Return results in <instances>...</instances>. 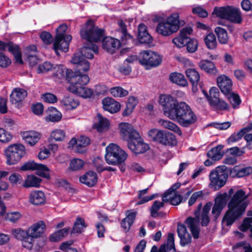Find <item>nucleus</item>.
Here are the masks:
<instances>
[{
  "mask_svg": "<svg viewBox=\"0 0 252 252\" xmlns=\"http://www.w3.org/2000/svg\"><path fill=\"white\" fill-rule=\"evenodd\" d=\"M248 195L242 190H237L228 203V210L224 214L222 220L223 226H230L240 218L245 212L248 205Z\"/></svg>",
  "mask_w": 252,
  "mask_h": 252,
  "instance_id": "f257e3e1",
  "label": "nucleus"
},
{
  "mask_svg": "<svg viewBox=\"0 0 252 252\" xmlns=\"http://www.w3.org/2000/svg\"><path fill=\"white\" fill-rule=\"evenodd\" d=\"M70 86L68 90L71 93L83 98H89L93 94L92 89L85 87L90 81V78L87 74H75L70 71L68 73Z\"/></svg>",
  "mask_w": 252,
  "mask_h": 252,
  "instance_id": "f03ea898",
  "label": "nucleus"
},
{
  "mask_svg": "<svg viewBox=\"0 0 252 252\" xmlns=\"http://www.w3.org/2000/svg\"><path fill=\"white\" fill-rule=\"evenodd\" d=\"M169 119L183 126L189 127L196 121L197 117L187 104L181 102Z\"/></svg>",
  "mask_w": 252,
  "mask_h": 252,
  "instance_id": "7ed1b4c3",
  "label": "nucleus"
},
{
  "mask_svg": "<svg viewBox=\"0 0 252 252\" xmlns=\"http://www.w3.org/2000/svg\"><path fill=\"white\" fill-rule=\"evenodd\" d=\"M127 158V155L118 145L111 143L105 148V159L109 165H122Z\"/></svg>",
  "mask_w": 252,
  "mask_h": 252,
  "instance_id": "20e7f679",
  "label": "nucleus"
},
{
  "mask_svg": "<svg viewBox=\"0 0 252 252\" xmlns=\"http://www.w3.org/2000/svg\"><path fill=\"white\" fill-rule=\"evenodd\" d=\"M180 28L179 15L172 13L165 20L159 22L157 26L156 32L164 36H170L178 31Z\"/></svg>",
  "mask_w": 252,
  "mask_h": 252,
  "instance_id": "39448f33",
  "label": "nucleus"
},
{
  "mask_svg": "<svg viewBox=\"0 0 252 252\" xmlns=\"http://www.w3.org/2000/svg\"><path fill=\"white\" fill-rule=\"evenodd\" d=\"M26 153L25 147L21 143H15L10 145L4 150L6 163L8 165L17 163Z\"/></svg>",
  "mask_w": 252,
  "mask_h": 252,
  "instance_id": "423d86ee",
  "label": "nucleus"
},
{
  "mask_svg": "<svg viewBox=\"0 0 252 252\" xmlns=\"http://www.w3.org/2000/svg\"><path fill=\"white\" fill-rule=\"evenodd\" d=\"M80 35L82 38L89 42H98L104 36V31L95 26L93 21L88 20L86 25L80 31Z\"/></svg>",
  "mask_w": 252,
  "mask_h": 252,
  "instance_id": "0eeeda50",
  "label": "nucleus"
},
{
  "mask_svg": "<svg viewBox=\"0 0 252 252\" xmlns=\"http://www.w3.org/2000/svg\"><path fill=\"white\" fill-rule=\"evenodd\" d=\"M67 29V25L63 24L61 25L56 30V36L53 47L57 55L59 54L58 50H61L64 52L68 50L72 36L69 34H65Z\"/></svg>",
  "mask_w": 252,
  "mask_h": 252,
  "instance_id": "6e6552de",
  "label": "nucleus"
},
{
  "mask_svg": "<svg viewBox=\"0 0 252 252\" xmlns=\"http://www.w3.org/2000/svg\"><path fill=\"white\" fill-rule=\"evenodd\" d=\"M226 169L225 166H218L210 173V188L216 190L225 185L228 177Z\"/></svg>",
  "mask_w": 252,
  "mask_h": 252,
  "instance_id": "1a4fd4ad",
  "label": "nucleus"
},
{
  "mask_svg": "<svg viewBox=\"0 0 252 252\" xmlns=\"http://www.w3.org/2000/svg\"><path fill=\"white\" fill-rule=\"evenodd\" d=\"M140 63L145 66L147 69L158 66L161 63V57L151 50H143L139 55Z\"/></svg>",
  "mask_w": 252,
  "mask_h": 252,
  "instance_id": "9d476101",
  "label": "nucleus"
},
{
  "mask_svg": "<svg viewBox=\"0 0 252 252\" xmlns=\"http://www.w3.org/2000/svg\"><path fill=\"white\" fill-rule=\"evenodd\" d=\"M158 102L162 108L164 115L169 118L173 114L179 103L175 97L166 94L160 95Z\"/></svg>",
  "mask_w": 252,
  "mask_h": 252,
  "instance_id": "9b49d317",
  "label": "nucleus"
},
{
  "mask_svg": "<svg viewBox=\"0 0 252 252\" xmlns=\"http://www.w3.org/2000/svg\"><path fill=\"white\" fill-rule=\"evenodd\" d=\"M121 135L124 140L128 141H136L143 142L139 132L135 130L133 126L127 123H122L119 125Z\"/></svg>",
  "mask_w": 252,
  "mask_h": 252,
  "instance_id": "f8f14e48",
  "label": "nucleus"
},
{
  "mask_svg": "<svg viewBox=\"0 0 252 252\" xmlns=\"http://www.w3.org/2000/svg\"><path fill=\"white\" fill-rule=\"evenodd\" d=\"M149 140L155 142H173L175 140V135L169 132H164L157 129H152L148 133Z\"/></svg>",
  "mask_w": 252,
  "mask_h": 252,
  "instance_id": "ddd939ff",
  "label": "nucleus"
},
{
  "mask_svg": "<svg viewBox=\"0 0 252 252\" xmlns=\"http://www.w3.org/2000/svg\"><path fill=\"white\" fill-rule=\"evenodd\" d=\"M21 169L23 171L26 170H37L38 174L41 177L45 178H50V171L48 167L45 165L39 164L35 162L34 161H29L24 164L21 167Z\"/></svg>",
  "mask_w": 252,
  "mask_h": 252,
  "instance_id": "4468645a",
  "label": "nucleus"
},
{
  "mask_svg": "<svg viewBox=\"0 0 252 252\" xmlns=\"http://www.w3.org/2000/svg\"><path fill=\"white\" fill-rule=\"evenodd\" d=\"M227 198V193L226 192L219 194L216 197L215 204L212 210V214L215 219L218 218L220 215L226 204Z\"/></svg>",
  "mask_w": 252,
  "mask_h": 252,
  "instance_id": "2eb2a0df",
  "label": "nucleus"
},
{
  "mask_svg": "<svg viewBox=\"0 0 252 252\" xmlns=\"http://www.w3.org/2000/svg\"><path fill=\"white\" fill-rule=\"evenodd\" d=\"M71 63L77 65V69L73 72H78L80 74H83L82 72H86L89 70L90 65L88 61L81 56L80 54H75L73 56Z\"/></svg>",
  "mask_w": 252,
  "mask_h": 252,
  "instance_id": "dca6fc26",
  "label": "nucleus"
},
{
  "mask_svg": "<svg viewBox=\"0 0 252 252\" xmlns=\"http://www.w3.org/2000/svg\"><path fill=\"white\" fill-rule=\"evenodd\" d=\"M53 69L54 72L52 77L55 81L57 82H60L62 80L65 78L69 83L68 76V73L70 72V71L72 72L73 74H79L78 72H73L71 69H67L62 65H56L55 67L53 68Z\"/></svg>",
  "mask_w": 252,
  "mask_h": 252,
  "instance_id": "f3484780",
  "label": "nucleus"
},
{
  "mask_svg": "<svg viewBox=\"0 0 252 252\" xmlns=\"http://www.w3.org/2000/svg\"><path fill=\"white\" fill-rule=\"evenodd\" d=\"M6 49H7L9 52L14 55L16 62L21 64L23 63V61L21 58V53L19 47L17 45L15 44L12 42L5 43L3 42L0 41V51L4 50Z\"/></svg>",
  "mask_w": 252,
  "mask_h": 252,
  "instance_id": "a211bd4d",
  "label": "nucleus"
},
{
  "mask_svg": "<svg viewBox=\"0 0 252 252\" xmlns=\"http://www.w3.org/2000/svg\"><path fill=\"white\" fill-rule=\"evenodd\" d=\"M190 28H185L182 29L179 35L172 39V42L178 48H181L186 45L189 38L188 35L192 32Z\"/></svg>",
  "mask_w": 252,
  "mask_h": 252,
  "instance_id": "6ab92c4d",
  "label": "nucleus"
},
{
  "mask_svg": "<svg viewBox=\"0 0 252 252\" xmlns=\"http://www.w3.org/2000/svg\"><path fill=\"white\" fill-rule=\"evenodd\" d=\"M58 149V145L54 143H50L47 145L42 146L39 149L37 158L40 160H45L50 157L52 152L55 153Z\"/></svg>",
  "mask_w": 252,
  "mask_h": 252,
  "instance_id": "aec40b11",
  "label": "nucleus"
},
{
  "mask_svg": "<svg viewBox=\"0 0 252 252\" xmlns=\"http://www.w3.org/2000/svg\"><path fill=\"white\" fill-rule=\"evenodd\" d=\"M120 46V41L112 37H107L102 41L103 49L110 54L115 53Z\"/></svg>",
  "mask_w": 252,
  "mask_h": 252,
  "instance_id": "412c9836",
  "label": "nucleus"
},
{
  "mask_svg": "<svg viewBox=\"0 0 252 252\" xmlns=\"http://www.w3.org/2000/svg\"><path fill=\"white\" fill-rule=\"evenodd\" d=\"M217 81L218 87L224 95L228 94L232 91V82L227 76L224 75L219 76L217 78Z\"/></svg>",
  "mask_w": 252,
  "mask_h": 252,
  "instance_id": "4be33fe9",
  "label": "nucleus"
},
{
  "mask_svg": "<svg viewBox=\"0 0 252 252\" xmlns=\"http://www.w3.org/2000/svg\"><path fill=\"white\" fill-rule=\"evenodd\" d=\"M46 230V224L43 221H39L28 229V234L32 238L40 237Z\"/></svg>",
  "mask_w": 252,
  "mask_h": 252,
  "instance_id": "5701e85b",
  "label": "nucleus"
},
{
  "mask_svg": "<svg viewBox=\"0 0 252 252\" xmlns=\"http://www.w3.org/2000/svg\"><path fill=\"white\" fill-rule=\"evenodd\" d=\"M199 220L196 216L195 218L189 217L185 222L189 228L194 238H198L199 234Z\"/></svg>",
  "mask_w": 252,
  "mask_h": 252,
  "instance_id": "b1692460",
  "label": "nucleus"
},
{
  "mask_svg": "<svg viewBox=\"0 0 252 252\" xmlns=\"http://www.w3.org/2000/svg\"><path fill=\"white\" fill-rule=\"evenodd\" d=\"M186 74L192 84V90L195 93L197 91V85L200 80V75L198 71L194 68H189L186 71Z\"/></svg>",
  "mask_w": 252,
  "mask_h": 252,
  "instance_id": "393cba45",
  "label": "nucleus"
},
{
  "mask_svg": "<svg viewBox=\"0 0 252 252\" xmlns=\"http://www.w3.org/2000/svg\"><path fill=\"white\" fill-rule=\"evenodd\" d=\"M29 201L30 203L33 205H40L45 203L46 197L43 191L34 190L30 193Z\"/></svg>",
  "mask_w": 252,
  "mask_h": 252,
  "instance_id": "a878e982",
  "label": "nucleus"
},
{
  "mask_svg": "<svg viewBox=\"0 0 252 252\" xmlns=\"http://www.w3.org/2000/svg\"><path fill=\"white\" fill-rule=\"evenodd\" d=\"M103 109L111 113L118 112L121 108L120 104L110 97H106L102 100Z\"/></svg>",
  "mask_w": 252,
  "mask_h": 252,
  "instance_id": "bb28decb",
  "label": "nucleus"
},
{
  "mask_svg": "<svg viewBox=\"0 0 252 252\" xmlns=\"http://www.w3.org/2000/svg\"><path fill=\"white\" fill-rule=\"evenodd\" d=\"M110 126L109 120L103 117L101 114L96 115V121L94 124V127L98 132H103L108 129Z\"/></svg>",
  "mask_w": 252,
  "mask_h": 252,
  "instance_id": "cd10ccee",
  "label": "nucleus"
},
{
  "mask_svg": "<svg viewBox=\"0 0 252 252\" xmlns=\"http://www.w3.org/2000/svg\"><path fill=\"white\" fill-rule=\"evenodd\" d=\"M27 96V92L23 89L16 88L12 92L10 99L13 104H17L23 101Z\"/></svg>",
  "mask_w": 252,
  "mask_h": 252,
  "instance_id": "c85d7f7f",
  "label": "nucleus"
},
{
  "mask_svg": "<svg viewBox=\"0 0 252 252\" xmlns=\"http://www.w3.org/2000/svg\"><path fill=\"white\" fill-rule=\"evenodd\" d=\"M79 180L81 183L88 187H93L97 183V174L93 171H89L81 176Z\"/></svg>",
  "mask_w": 252,
  "mask_h": 252,
  "instance_id": "c756f323",
  "label": "nucleus"
},
{
  "mask_svg": "<svg viewBox=\"0 0 252 252\" xmlns=\"http://www.w3.org/2000/svg\"><path fill=\"white\" fill-rule=\"evenodd\" d=\"M178 234L180 238V244L184 246L191 241V236L188 232L187 228L183 224H178L177 227Z\"/></svg>",
  "mask_w": 252,
  "mask_h": 252,
  "instance_id": "7c9ffc66",
  "label": "nucleus"
},
{
  "mask_svg": "<svg viewBox=\"0 0 252 252\" xmlns=\"http://www.w3.org/2000/svg\"><path fill=\"white\" fill-rule=\"evenodd\" d=\"M138 38L139 42L142 43H149L152 40V37L144 24H140L138 26Z\"/></svg>",
  "mask_w": 252,
  "mask_h": 252,
  "instance_id": "2f4dec72",
  "label": "nucleus"
},
{
  "mask_svg": "<svg viewBox=\"0 0 252 252\" xmlns=\"http://www.w3.org/2000/svg\"><path fill=\"white\" fill-rule=\"evenodd\" d=\"M94 52L95 53H98V47L94 44H90L87 46L83 47L81 48L80 53L76 54H80L81 56L92 59L94 58V55L92 53Z\"/></svg>",
  "mask_w": 252,
  "mask_h": 252,
  "instance_id": "473e14b6",
  "label": "nucleus"
},
{
  "mask_svg": "<svg viewBox=\"0 0 252 252\" xmlns=\"http://www.w3.org/2000/svg\"><path fill=\"white\" fill-rule=\"evenodd\" d=\"M21 135L23 140L26 142H37L41 137V134L34 130L22 132Z\"/></svg>",
  "mask_w": 252,
  "mask_h": 252,
  "instance_id": "72a5a7b5",
  "label": "nucleus"
},
{
  "mask_svg": "<svg viewBox=\"0 0 252 252\" xmlns=\"http://www.w3.org/2000/svg\"><path fill=\"white\" fill-rule=\"evenodd\" d=\"M129 149L136 154L143 153L149 149L146 143H128Z\"/></svg>",
  "mask_w": 252,
  "mask_h": 252,
  "instance_id": "f704fd0d",
  "label": "nucleus"
},
{
  "mask_svg": "<svg viewBox=\"0 0 252 252\" xmlns=\"http://www.w3.org/2000/svg\"><path fill=\"white\" fill-rule=\"evenodd\" d=\"M182 196L175 192L164 193L162 195L163 202H169L173 205H178L182 200Z\"/></svg>",
  "mask_w": 252,
  "mask_h": 252,
  "instance_id": "c9c22d12",
  "label": "nucleus"
},
{
  "mask_svg": "<svg viewBox=\"0 0 252 252\" xmlns=\"http://www.w3.org/2000/svg\"><path fill=\"white\" fill-rule=\"evenodd\" d=\"M62 117V113L56 108L51 107L48 110V115L45 117V120L47 122H58Z\"/></svg>",
  "mask_w": 252,
  "mask_h": 252,
  "instance_id": "e433bc0d",
  "label": "nucleus"
},
{
  "mask_svg": "<svg viewBox=\"0 0 252 252\" xmlns=\"http://www.w3.org/2000/svg\"><path fill=\"white\" fill-rule=\"evenodd\" d=\"M227 20L234 23H241L242 21V18L239 9L230 6Z\"/></svg>",
  "mask_w": 252,
  "mask_h": 252,
  "instance_id": "4c0bfd02",
  "label": "nucleus"
},
{
  "mask_svg": "<svg viewBox=\"0 0 252 252\" xmlns=\"http://www.w3.org/2000/svg\"><path fill=\"white\" fill-rule=\"evenodd\" d=\"M61 103L65 109L72 110L77 108L79 105V101L71 96H65L63 98Z\"/></svg>",
  "mask_w": 252,
  "mask_h": 252,
  "instance_id": "58836bf2",
  "label": "nucleus"
},
{
  "mask_svg": "<svg viewBox=\"0 0 252 252\" xmlns=\"http://www.w3.org/2000/svg\"><path fill=\"white\" fill-rule=\"evenodd\" d=\"M169 79L172 83L181 86H186L188 84L184 75L180 73H171L169 76Z\"/></svg>",
  "mask_w": 252,
  "mask_h": 252,
  "instance_id": "ea45409f",
  "label": "nucleus"
},
{
  "mask_svg": "<svg viewBox=\"0 0 252 252\" xmlns=\"http://www.w3.org/2000/svg\"><path fill=\"white\" fill-rule=\"evenodd\" d=\"M231 173L234 174L237 177L241 178L251 174L252 167L247 166L240 169L239 166H235L231 170Z\"/></svg>",
  "mask_w": 252,
  "mask_h": 252,
  "instance_id": "a19ab883",
  "label": "nucleus"
},
{
  "mask_svg": "<svg viewBox=\"0 0 252 252\" xmlns=\"http://www.w3.org/2000/svg\"><path fill=\"white\" fill-rule=\"evenodd\" d=\"M200 68L205 72L210 74H216L217 69L214 63L209 60H202L199 63Z\"/></svg>",
  "mask_w": 252,
  "mask_h": 252,
  "instance_id": "79ce46f5",
  "label": "nucleus"
},
{
  "mask_svg": "<svg viewBox=\"0 0 252 252\" xmlns=\"http://www.w3.org/2000/svg\"><path fill=\"white\" fill-rule=\"evenodd\" d=\"M223 146L219 145L210 150L208 153V156L214 160L220 159L223 156L224 152L222 150Z\"/></svg>",
  "mask_w": 252,
  "mask_h": 252,
  "instance_id": "37998d69",
  "label": "nucleus"
},
{
  "mask_svg": "<svg viewBox=\"0 0 252 252\" xmlns=\"http://www.w3.org/2000/svg\"><path fill=\"white\" fill-rule=\"evenodd\" d=\"M119 30L121 32L122 43L124 44H126L127 40H133L131 36L127 33L126 26L123 21H119L118 22Z\"/></svg>",
  "mask_w": 252,
  "mask_h": 252,
  "instance_id": "c03bdc74",
  "label": "nucleus"
},
{
  "mask_svg": "<svg viewBox=\"0 0 252 252\" xmlns=\"http://www.w3.org/2000/svg\"><path fill=\"white\" fill-rule=\"evenodd\" d=\"M69 228H64L52 233L49 237L51 242H58L66 237L69 233Z\"/></svg>",
  "mask_w": 252,
  "mask_h": 252,
  "instance_id": "a18cd8bd",
  "label": "nucleus"
},
{
  "mask_svg": "<svg viewBox=\"0 0 252 252\" xmlns=\"http://www.w3.org/2000/svg\"><path fill=\"white\" fill-rule=\"evenodd\" d=\"M135 216V213H129L127 215L126 217L121 222V226L125 231L127 232L129 230L132 224L134 222Z\"/></svg>",
  "mask_w": 252,
  "mask_h": 252,
  "instance_id": "49530a36",
  "label": "nucleus"
},
{
  "mask_svg": "<svg viewBox=\"0 0 252 252\" xmlns=\"http://www.w3.org/2000/svg\"><path fill=\"white\" fill-rule=\"evenodd\" d=\"M137 103L138 101L136 97L133 96H129L126 106L123 111V115L124 116H127L130 115L133 112Z\"/></svg>",
  "mask_w": 252,
  "mask_h": 252,
  "instance_id": "de8ad7c7",
  "label": "nucleus"
},
{
  "mask_svg": "<svg viewBox=\"0 0 252 252\" xmlns=\"http://www.w3.org/2000/svg\"><path fill=\"white\" fill-rule=\"evenodd\" d=\"M158 122L163 127L174 131L179 135H182V132L180 128L173 122L162 119L159 120Z\"/></svg>",
  "mask_w": 252,
  "mask_h": 252,
  "instance_id": "09e8293b",
  "label": "nucleus"
},
{
  "mask_svg": "<svg viewBox=\"0 0 252 252\" xmlns=\"http://www.w3.org/2000/svg\"><path fill=\"white\" fill-rule=\"evenodd\" d=\"M41 180L34 176L29 175L25 180L23 186L25 188L38 187L39 186Z\"/></svg>",
  "mask_w": 252,
  "mask_h": 252,
  "instance_id": "8fccbe9b",
  "label": "nucleus"
},
{
  "mask_svg": "<svg viewBox=\"0 0 252 252\" xmlns=\"http://www.w3.org/2000/svg\"><path fill=\"white\" fill-rule=\"evenodd\" d=\"M212 204L211 203H207L203 207L201 215L200 220L202 226H206L209 222L210 219L208 216L209 212L211 208Z\"/></svg>",
  "mask_w": 252,
  "mask_h": 252,
  "instance_id": "3c124183",
  "label": "nucleus"
},
{
  "mask_svg": "<svg viewBox=\"0 0 252 252\" xmlns=\"http://www.w3.org/2000/svg\"><path fill=\"white\" fill-rule=\"evenodd\" d=\"M207 47L210 50L216 48L217 41L215 35L213 33H208L204 38Z\"/></svg>",
  "mask_w": 252,
  "mask_h": 252,
  "instance_id": "603ef678",
  "label": "nucleus"
},
{
  "mask_svg": "<svg viewBox=\"0 0 252 252\" xmlns=\"http://www.w3.org/2000/svg\"><path fill=\"white\" fill-rule=\"evenodd\" d=\"M87 227L85 220L83 218H78L76 220L72 230V233H81Z\"/></svg>",
  "mask_w": 252,
  "mask_h": 252,
  "instance_id": "864d4df0",
  "label": "nucleus"
},
{
  "mask_svg": "<svg viewBox=\"0 0 252 252\" xmlns=\"http://www.w3.org/2000/svg\"><path fill=\"white\" fill-rule=\"evenodd\" d=\"M215 32L217 34L219 42L221 44H226L228 39L226 31L220 27H217L215 29Z\"/></svg>",
  "mask_w": 252,
  "mask_h": 252,
  "instance_id": "5fc2aeb1",
  "label": "nucleus"
},
{
  "mask_svg": "<svg viewBox=\"0 0 252 252\" xmlns=\"http://www.w3.org/2000/svg\"><path fill=\"white\" fill-rule=\"evenodd\" d=\"M148 189H146L143 190H140L138 195L139 201L136 203L137 205H140L146 203L149 201L152 200L158 196L157 194H154L150 196H146Z\"/></svg>",
  "mask_w": 252,
  "mask_h": 252,
  "instance_id": "6e6d98bb",
  "label": "nucleus"
},
{
  "mask_svg": "<svg viewBox=\"0 0 252 252\" xmlns=\"http://www.w3.org/2000/svg\"><path fill=\"white\" fill-rule=\"evenodd\" d=\"M230 9V6L215 7L213 11V14H215L217 17L221 19L227 20Z\"/></svg>",
  "mask_w": 252,
  "mask_h": 252,
  "instance_id": "4d7b16f0",
  "label": "nucleus"
},
{
  "mask_svg": "<svg viewBox=\"0 0 252 252\" xmlns=\"http://www.w3.org/2000/svg\"><path fill=\"white\" fill-rule=\"evenodd\" d=\"M50 138L51 141H63L65 140V133L62 129H56L51 132Z\"/></svg>",
  "mask_w": 252,
  "mask_h": 252,
  "instance_id": "13d9d810",
  "label": "nucleus"
},
{
  "mask_svg": "<svg viewBox=\"0 0 252 252\" xmlns=\"http://www.w3.org/2000/svg\"><path fill=\"white\" fill-rule=\"evenodd\" d=\"M89 143H69L68 148L75 153H83L86 151V147Z\"/></svg>",
  "mask_w": 252,
  "mask_h": 252,
  "instance_id": "bf43d9fd",
  "label": "nucleus"
},
{
  "mask_svg": "<svg viewBox=\"0 0 252 252\" xmlns=\"http://www.w3.org/2000/svg\"><path fill=\"white\" fill-rule=\"evenodd\" d=\"M210 96L208 98L210 104L215 107L220 100L219 98V93L216 88H212L210 90Z\"/></svg>",
  "mask_w": 252,
  "mask_h": 252,
  "instance_id": "052dcab7",
  "label": "nucleus"
},
{
  "mask_svg": "<svg viewBox=\"0 0 252 252\" xmlns=\"http://www.w3.org/2000/svg\"><path fill=\"white\" fill-rule=\"evenodd\" d=\"M111 94L116 97H122L128 95V92L127 90L124 89L121 87H113L110 90Z\"/></svg>",
  "mask_w": 252,
  "mask_h": 252,
  "instance_id": "680f3d73",
  "label": "nucleus"
},
{
  "mask_svg": "<svg viewBox=\"0 0 252 252\" xmlns=\"http://www.w3.org/2000/svg\"><path fill=\"white\" fill-rule=\"evenodd\" d=\"M225 95L227 96L234 108L237 107L240 104L241 101L240 97L237 94L232 93V91L228 94H225Z\"/></svg>",
  "mask_w": 252,
  "mask_h": 252,
  "instance_id": "e2e57ef3",
  "label": "nucleus"
},
{
  "mask_svg": "<svg viewBox=\"0 0 252 252\" xmlns=\"http://www.w3.org/2000/svg\"><path fill=\"white\" fill-rule=\"evenodd\" d=\"M84 165L83 160L79 158H74L70 161L69 168L72 171H77L82 169Z\"/></svg>",
  "mask_w": 252,
  "mask_h": 252,
  "instance_id": "0e129e2a",
  "label": "nucleus"
},
{
  "mask_svg": "<svg viewBox=\"0 0 252 252\" xmlns=\"http://www.w3.org/2000/svg\"><path fill=\"white\" fill-rule=\"evenodd\" d=\"M11 234L15 238L21 241L28 235V230L25 231L21 228L12 229L11 230Z\"/></svg>",
  "mask_w": 252,
  "mask_h": 252,
  "instance_id": "69168bd1",
  "label": "nucleus"
},
{
  "mask_svg": "<svg viewBox=\"0 0 252 252\" xmlns=\"http://www.w3.org/2000/svg\"><path fill=\"white\" fill-rule=\"evenodd\" d=\"M22 215L19 212H12L7 213L5 217V220L12 223L17 222L21 218Z\"/></svg>",
  "mask_w": 252,
  "mask_h": 252,
  "instance_id": "338daca9",
  "label": "nucleus"
},
{
  "mask_svg": "<svg viewBox=\"0 0 252 252\" xmlns=\"http://www.w3.org/2000/svg\"><path fill=\"white\" fill-rule=\"evenodd\" d=\"M33 238L29 235H27L23 239L21 240L22 245L24 248L32 250L34 245Z\"/></svg>",
  "mask_w": 252,
  "mask_h": 252,
  "instance_id": "774afa93",
  "label": "nucleus"
}]
</instances>
